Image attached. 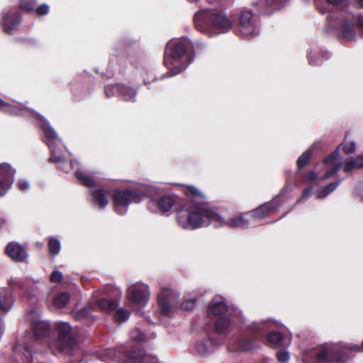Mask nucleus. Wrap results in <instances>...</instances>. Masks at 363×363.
I'll return each instance as SVG.
<instances>
[{"label":"nucleus","mask_w":363,"mask_h":363,"mask_svg":"<svg viewBox=\"0 0 363 363\" xmlns=\"http://www.w3.org/2000/svg\"><path fill=\"white\" fill-rule=\"evenodd\" d=\"M27 319L30 321L33 330L35 340L32 345L28 343L16 345V351H20L26 358L28 363H32L33 360V347H37L42 342H45L51 352L57 355L65 354L72 355L77 346V340L74 333L69 323L60 322L56 324L57 339H50V334L51 326L50 323L40 319V314L35 310L30 311L27 315Z\"/></svg>","instance_id":"nucleus-1"},{"label":"nucleus","mask_w":363,"mask_h":363,"mask_svg":"<svg viewBox=\"0 0 363 363\" xmlns=\"http://www.w3.org/2000/svg\"><path fill=\"white\" fill-rule=\"evenodd\" d=\"M193 198L177 213L178 224L184 229L196 230L212 223L216 228L223 221V218L209 208L208 205L196 199L203 198V194L195 187L189 189Z\"/></svg>","instance_id":"nucleus-2"},{"label":"nucleus","mask_w":363,"mask_h":363,"mask_svg":"<svg viewBox=\"0 0 363 363\" xmlns=\"http://www.w3.org/2000/svg\"><path fill=\"white\" fill-rule=\"evenodd\" d=\"M0 111L14 116L32 115L38 119L39 126L44 134V141L50 150V160L55 163H63L65 158L59 145L62 143L57 133L50 125L49 122L42 116L34 111L25 108L20 104H9L0 98Z\"/></svg>","instance_id":"nucleus-3"},{"label":"nucleus","mask_w":363,"mask_h":363,"mask_svg":"<svg viewBox=\"0 0 363 363\" xmlns=\"http://www.w3.org/2000/svg\"><path fill=\"white\" fill-rule=\"evenodd\" d=\"M194 59L191 41L186 38H174L168 42L164 63L169 72L161 78L172 77L184 70Z\"/></svg>","instance_id":"nucleus-4"},{"label":"nucleus","mask_w":363,"mask_h":363,"mask_svg":"<svg viewBox=\"0 0 363 363\" xmlns=\"http://www.w3.org/2000/svg\"><path fill=\"white\" fill-rule=\"evenodd\" d=\"M194 23L199 32L214 37L229 32L233 21L223 11L213 9H202L194 14Z\"/></svg>","instance_id":"nucleus-5"},{"label":"nucleus","mask_w":363,"mask_h":363,"mask_svg":"<svg viewBox=\"0 0 363 363\" xmlns=\"http://www.w3.org/2000/svg\"><path fill=\"white\" fill-rule=\"evenodd\" d=\"M122 296V292L118 287L108 285L104 286L101 289L95 291L92 294V303L95 304L100 310L107 312H114V319L118 323H124L130 318L128 310L120 307V300Z\"/></svg>","instance_id":"nucleus-6"},{"label":"nucleus","mask_w":363,"mask_h":363,"mask_svg":"<svg viewBox=\"0 0 363 363\" xmlns=\"http://www.w3.org/2000/svg\"><path fill=\"white\" fill-rule=\"evenodd\" d=\"M272 323L269 321L255 322L250 324L245 323L242 333L235 339L230 340L228 343L229 352H248L258 347L256 340L264 335L272 328Z\"/></svg>","instance_id":"nucleus-7"},{"label":"nucleus","mask_w":363,"mask_h":363,"mask_svg":"<svg viewBox=\"0 0 363 363\" xmlns=\"http://www.w3.org/2000/svg\"><path fill=\"white\" fill-rule=\"evenodd\" d=\"M357 16L347 10H341L337 15L330 13L328 16L325 32L336 30L339 38L347 42L357 40Z\"/></svg>","instance_id":"nucleus-8"},{"label":"nucleus","mask_w":363,"mask_h":363,"mask_svg":"<svg viewBox=\"0 0 363 363\" xmlns=\"http://www.w3.org/2000/svg\"><path fill=\"white\" fill-rule=\"evenodd\" d=\"M104 362L116 360L122 363H159L156 356L146 353L143 350H128L123 346L108 348L99 354Z\"/></svg>","instance_id":"nucleus-9"},{"label":"nucleus","mask_w":363,"mask_h":363,"mask_svg":"<svg viewBox=\"0 0 363 363\" xmlns=\"http://www.w3.org/2000/svg\"><path fill=\"white\" fill-rule=\"evenodd\" d=\"M302 359L303 363H346L350 356L338 346H323L304 351Z\"/></svg>","instance_id":"nucleus-10"},{"label":"nucleus","mask_w":363,"mask_h":363,"mask_svg":"<svg viewBox=\"0 0 363 363\" xmlns=\"http://www.w3.org/2000/svg\"><path fill=\"white\" fill-rule=\"evenodd\" d=\"M151 187L141 184L136 190L116 189L112 194L114 211L121 216L125 215L131 203H139L145 197L150 196Z\"/></svg>","instance_id":"nucleus-11"},{"label":"nucleus","mask_w":363,"mask_h":363,"mask_svg":"<svg viewBox=\"0 0 363 363\" xmlns=\"http://www.w3.org/2000/svg\"><path fill=\"white\" fill-rule=\"evenodd\" d=\"M346 153H352L356 150V144L354 142L342 143L336 150H335L327 158L321 163L325 173L319 175L320 180L329 179L336 174L342 167V162L338 159L340 147Z\"/></svg>","instance_id":"nucleus-12"},{"label":"nucleus","mask_w":363,"mask_h":363,"mask_svg":"<svg viewBox=\"0 0 363 363\" xmlns=\"http://www.w3.org/2000/svg\"><path fill=\"white\" fill-rule=\"evenodd\" d=\"M229 314L221 316L215 322V328L218 333L223 334L234 328L243 330L245 318L238 308H233Z\"/></svg>","instance_id":"nucleus-13"},{"label":"nucleus","mask_w":363,"mask_h":363,"mask_svg":"<svg viewBox=\"0 0 363 363\" xmlns=\"http://www.w3.org/2000/svg\"><path fill=\"white\" fill-rule=\"evenodd\" d=\"M260 33L259 24L250 10L244 9L239 16L237 35L246 39L252 38Z\"/></svg>","instance_id":"nucleus-14"},{"label":"nucleus","mask_w":363,"mask_h":363,"mask_svg":"<svg viewBox=\"0 0 363 363\" xmlns=\"http://www.w3.org/2000/svg\"><path fill=\"white\" fill-rule=\"evenodd\" d=\"M179 294L170 288H162L157 296V304L160 312L158 317L161 315L170 317L177 308Z\"/></svg>","instance_id":"nucleus-15"},{"label":"nucleus","mask_w":363,"mask_h":363,"mask_svg":"<svg viewBox=\"0 0 363 363\" xmlns=\"http://www.w3.org/2000/svg\"><path fill=\"white\" fill-rule=\"evenodd\" d=\"M128 299L135 305L145 306L150 299V289L147 284L135 283L130 285L127 290Z\"/></svg>","instance_id":"nucleus-16"},{"label":"nucleus","mask_w":363,"mask_h":363,"mask_svg":"<svg viewBox=\"0 0 363 363\" xmlns=\"http://www.w3.org/2000/svg\"><path fill=\"white\" fill-rule=\"evenodd\" d=\"M289 187L285 186L280 191L279 195L274 198L271 201L267 202L259 206L256 209L250 211L251 216L256 220H259L265 218L270 215L272 212L277 210L281 204L280 196L285 194Z\"/></svg>","instance_id":"nucleus-17"},{"label":"nucleus","mask_w":363,"mask_h":363,"mask_svg":"<svg viewBox=\"0 0 363 363\" xmlns=\"http://www.w3.org/2000/svg\"><path fill=\"white\" fill-rule=\"evenodd\" d=\"M16 169L8 163L0 164V197L4 196L14 182Z\"/></svg>","instance_id":"nucleus-18"},{"label":"nucleus","mask_w":363,"mask_h":363,"mask_svg":"<svg viewBox=\"0 0 363 363\" xmlns=\"http://www.w3.org/2000/svg\"><path fill=\"white\" fill-rule=\"evenodd\" d=\"M175 203V198L171 196L151 198L148 202V208L152 212L165 214L171 211Z\"/></svg>","instance_id":"nucleus-19"},{"label":"nucleus","mask_w":363,"mask_h":363,"mask_svg":"<svg viewBox=\"0 0 363 363\" xmlns=\"http://www.w3.org/2000/svg\"><path fill=\"white\" fill-rule=\"evenodd\" d=\"M21 22V16L17 11H9L4 13L1 21V26L4 32L8 35H12Z\"/></svg>","instance_id":"nucleus-20"},{"label":"nucleus","mask_w":363,"mask_h":363,"mask_svg":"<svg viewBox=\"0 0 363 363\" xmlns=\"http://www.w3.org/2000/svg\"><path fill=\"white\" fill-rule=\"evenodd\" d=\"M111 89H116L118 91V96L126 101H135L137 95V91L123 84H116L106 86L104 88L105 95L107 98L114 96L113 93H110Z\"/></svg>","instance_id":"nucleus-21"},{"label":"nucleus","mask_w":363,"mask_h":363,"mask_svg":"<svg viewBox=\"0 0 363 363\" xmlns=\"http://www.w3.org/2000/svg\"><path fill=\"white\" fill-rule=\"evenodd\" d=\"M288 0H257L253 3L257 12L261 15H270L274 11L283 8Z\"/></svg>","instance_id":"nucleus-22"},{"label":"nucleus","mask_w":363,"mask_h":363,"mask_svg":"<svg viewBox=\"0 0 363 363\" xmlns=\"http://www.w3.org/2000/svg\"><path fill=\"white\" fill-rule=\"evenodd\" d=\"M89 192L93 205L101 209L106 207L108 203V190L104 189H91Z\"/></svg>","instance_id":"nucleus-23"},{"label":"nucleus","mask_w":363,"mask_h":363,"mask_svg":"<svg viewBox=\"0 0 363 363\" xmlns=\"http://www.w3.org/2000/svg\"><path fill=\"white\" fill-rule=\"evenodd\" d=\"M215 347V343L211 339L208 338L196 341L191 351L196 355L205 357L211 354Z\"/></svg>","instance_id":"nucleus-24"},{"label":"nucleus","mask_w":363,"mask_h":363,"mask_svg":"<svg viewBox=\"0 0 363 363\" xmlns=\"http://www.w3.org/2000/svg\"><path fill=\"white\" fill-rule=\"evenodd\" d=\"M8 255L16 262H24L28 258L27 251L17 242H10L6 247Z\"/></svg>","instance_id":"nucleus-25"},{"label":"nucleus","mask_w":363,"mask_h":363,"mask_svg":"<svg viewBox=\"0 0 363 363\" xmlns=\"http://www.w3.org/2000/svg\"><path fill=\"white\" fill-rule=\"evenodd\" d=\"M233 308H236L234 306L228 307L226 303L221 297L213 298L209 303L208 312L214 315H222L229 314Z\"/></svg>","instance_id":"nucleus-26"},{"label":"nucleus","mask_w":363,"mask_h":363,"mask_svg":"<svg viewBox=\"0 0 363 363\" xmlns=\"http://www.w3.org/2000/svg\"><path fill=\"white\" fill-rule=\"evenodd\" d=\"M330 54L326 50L318 48H312L308 51V60L311 65H320L325 60L330 58Z\"/></svg>","instance_id":"nucleus-27"},{"label":"nucleus","mask_w":363,"mask_h":363,"mask_svg":"<svg viewBox=\"0 0 363 363\" xmlns=\"http://www.w3.org/2000/svg\"><path fill=\"white\" fill-rule=\"evenodd\" d=\"M315 4L317 9L322 13H325L329 11L330 5L334 6L337 9L336 12H331V13H334L335 16L337 15L338 11L347 10L346 9H343L345 5L344 0H315ZM329 14H330V13Z\"/></svg>","instance_id":"nucleus-28"},{"label":"nucleus","mask_w":363,"mask_h":363,"mask_svg":"<svg viewBox=\"0 0 363 363\" xmlns=\"http://www.w3.org/2000/svg\"><path fill=\"white\" fill-rule=\"evenodd\" d=\"M224 225H227L230 228H247L250 226V223L248 220L245 217V216L240 214L228 220H225L223 218V221L220 223L218 227Z\"/></svg>","instance_id":"nucleus-29"},{"label":"nucleus","mask_w":363,"mask_h":363,"mask_svg":"<svg viewBox=\"0 0 363 363\" xmlns=\"http://www.w3.org/2000/svg\"><path fill=\"white\" fill-rule=\"evenodd\" d=\"M267 341L272 347H287L289 342H284L283 335L279 332H271L267 335Z\"/></svg>","instance_id":"nucleus-30"},{"label":"nucleus","mask_w":363,"mask_h":363,"mask_svg":"<svg viewBox=\"0 0 363 363\" xmlns=\"http://www.w3.org/2000/svg\"><path fill=\"white\" fill-rule=\"evenodd\" d=\"M74 174L79 182L84 186L91 187L94 185L93 176L89 172L77 169Z\"/></svg>","instance_id":"nucleus-31"},{"label":"nucleus","mask_w":363,"mask_h":363,"mask_svg":"<svg viewBox=\"0 0 363 363\" xmlns=\"http://www.w3.org/2000/svg\"><path fill=\"white\" fill-rule=\"evenodd\" d=\"M340 183V180L337 182H331L328 184L325 188L320 189L316 192L317 199H324L331 192L335 191Z\"/></svg>","instance_id":"nucleus-32"},{"label":"nucleus","mask_w":363,"mask_h":363,"mask_svg":"<svg viewBox=\"0 0 363 363\" xmlns=\"http://www.w3.org/2000/svg\"><path fill=\"white\" fill-rule=\"evenodd\" d=\"M48 245L49 252L51 255L55 256L60 252L61 249V243L58 239L54 237H50L48 240Z\"/></svg>","instance_id":"nucleus-33"},{"label":"nucleus","mask_w":363,"mask_h":363,"mask_svg":"<svg viewBox=\"0 0 363 363\" xmlns=\"http://www.w3.org/2000/svg\"><path fill=\"white\" fill-rule=\"evenodd\" d=\"M69 295L67 292H61L54 298V305L59 308L65 307L69 301Z\"/></svg>","instance_id":"nucleus-34"},{"label":"nucleus","mask_w":363,"mask_h":363,"mask_svg":"<svg viewBox=\"0 0 363 363\" xmlns=\"http://www.w3.org/2000/svg\"><path fill=\"white\" fill-rule=\"evenodd\" d=\"M312 155L311 150L305 151L297 160V166L299 169L304 167L309 162Z\"/></svg>","instance_id":"nucleus-35"},{"label":"nucleus","mask_w":363,"mask_h":363,"mask_svg":"<svg viewBox=\"0 0 363 363\" xmlns=\"http://www.w3.org/2000/svg\"><path fill=\"white\" fill-rule=\"evenodd\" d=\"M90 316L91 314L89 311V309L86 307H84L79 310L73 312V317L75 320H77L89 319Z\"/></svg>","instance_id":"nucleus-36"},{"label":"nucleus","mask_w":363,"mask_h":363,"mask_svg":"<svg viewBox=\"0 0 363 363\" xmlns=\"http://www.w3.org/2000/svg\"><path fill=\"white\" fill-rule=\"evenodd\" d=\"M36 4V0H21L19 6L22 11L30 12L34 10Z\"/></svg>","instance_id":"nucleus-37"},{"label":"nucleus","mask_w":363,"mask_h":363,"mask_svg":"<svg viewBox=\"0 0 363 363\" xmlns=\"http://www.w3.org/2000/svg\"><path fill=\"white\" fill-rule=\"evenodd\" d=\"M357 162V157H354L346 162L343 166V170L345 172H350L355 169H359Z\"/></svg>","instance_id":"nucleus-38"},{"label":"nucleus","mask_w":363,"mask_h":363,"mask_svg":"<svg viewBox=\"0 0 363 363\" xmlns=\"http://www.w3.org/2000/svg\"><path fill=\"white\" fill-rule=\"evenodd\" d=\"M130 337L135 342H145L148 340V337L139 329L133 330Z\"/></svg>","instance_id":"nucleus-39"},{"label":"nucleus","mask_w":363,"mask_h":363,"mask_svg":"<svg viewBox=\"0 0 363 363\" xmlns=\"http://www.w3.org/2000/svg\"><path fill=\"white\" fill-rule=\"evenodd\" d=\"M9 284L11 286L12 290H16L17 289H22L23 288V281L21 279H13L9 281Z\"/></svg>","instance_id":"nucleus-40"},{"label":"nucleus","mask_w":363,"mask_h":363,"mask_svg":"<svg viewBox=\"0 0 363 363\" xmlns=\"http://www.w3.org/2000/svg\"><path fill=\"white\" fill-rule=\"evenodd\" d=\"M63 279V274L58 270H54L50 275V281L52 282H60Z\"/></svg>","instance_id":"nucleus-41"},{"label":"nucleus","mask_w":363,"mask_h":363,"mask_svg":"<svg viewBox=\"0 0 363 363\" xmlns=\"http://www.w3.org/2000/svg\"><path fill=\"white\" fill-rule=\"evenodd\" d=\"M277 358L280 362H286L289 359V353L287 351H279L277 352Z\"/></svg>","instance_id":"nucleus-42"},{"label":"nucleus","mask_w":363,"mask_h":363,"mask_svg":"<svg viewBox=\"0 0 363 363\" xmlns=\"http://www.w3.org/2000/svg\"><path fill=\"white\" fill-rule=\"evenodd\" d=\"M195 299H186L182 303V308L186 311H191L194 308Z\"/></svg>","instance_id":"nucleus-43"},{"label":"nucleus","mask_w":363,"mask_h":363,"mask_svg":"<svg viewBox=\"0 0 363 363\" xmlns=\"http://www.w3.org/2000/svg\"><path fill=\"white\" fill-rule=\"evenodd\" d=\"M49 12V6L46 4L40 5L36 9V13L38 16L48 14Z\"/></svg>","instance_id":"nucleus-44"},{"label":"nucleus","mask_w":363,"mask_h":363,"mask_svg":"<svg viewBox=\"0 0 363 363\" xmlns=\"http://www.w3.org/2000/svg\"><path fill=\"white\" fill-rule=\"evenodd\" d=\"M357 25L359 35L363 36V13H359L357 16Z\"/></svg>","instance_id":"nucleus-45"},{"label":"nucleus","mask_w":363,"mask_h":363,"mask_svg":"<svg viewBox=\"0 0 363 363\" xmlns=\"http://www.w3.org/2000/svg\"><path fill=\"white\" fill-rule=\"evenodd\" d=\"M311 193H312V188H307L306 189L303 194H302V196L301 197L296 201V203H301L303 201H306L307 200L311 195Z\"/></svg>","instance_id":"nucleus-46"},{"label":"nucleus","mask_w":363,"mask_h":363,"mask_svg":"<svg viewBox=\"0 0 363 363\" xmlns=\"http://www.w3.org/2000/svg\"><path fill=\"white\" fill-rule=\"evenodd\" d=\"M18 186L22 191H28L29 189V183L24 179H21L18 182Z\"/></svg>","instance_id":"nucleus-47"},{"label":"nucleus","mask_w":363,"mask_h":363,"mask_svg":"<svg viewBox=\"0 0 363 363\" xmlns=\"http://www.w3.org/2000/svg\"><path fill=\"white\" fill-rule=\"evenodd\" d=\"M318 177V176L314 171H311L306 174L305 179L311 182L315 180Z\"/></svg>","instance_id":"nucleus-48"},{"label":"nucleus","mask_w":363,"mask_h":363,"mask_svg":"<svg viewBox=\"0 0 363 363\" xmlns=\"http://www.w3.org/2000/svg\"><path fill=\"white\" fill-rule=\"evenodd\" d=\"M357 157L359 169H363V155H358Z\"/></svg>","instance_id":"nucleus-49"},{"label":"nucleus","mask_w":363,"mask_h":363,"mask_svg":"<svg viewBox=\"0 0 363 363\" xmlns=\"http://www.w3.org/2000/svg\"><path fill=\"white\" fill-rule=\"evenodd\" d=\"M7 225V220L3 217H0V228H3Z\"/></svg>","instance_id":"nucleus-50"},{"label":"nucleus","mask_w":363,"mask_h":363,"mask_svg":"<svg viewBox=\"0 0 363 363\" xmlns=\"http://www.w3.org/2000/svg\"><path fill=\"white\" fill-rule=\"evenodd\" d=\"M79 165V163L77 160H71L70 161V166L72 169H77L78 166Z\"/></svg>","instance_id":"nucleus-51"},{"label":"nucleus","mask_w":363,"mask_h":363,"mask_svg":"<svg viewBox=\"0 0 363 363\" xmlns=\"http://www.w3.org/2000/svg\"><path fill=\"white\" fill-rule=\"evenodd\" d=\"M355 1L357 2L359 6L363 9V0H355Z\"/></svg>","instance_id":"nucleus-52"},{"label":"nucleus","mask_w":363,"mask_h":363,"mask_svg":"<svg viewBox=\"0 0 363 363\" xmlns=\"http://www.w3.org/2000/svg\"><path fill=\"white\" fill-rule=\"evenodd\" d=\"M143 82L145 85H148L150 83V81L146 77H143Z\"/></svg>","instance_id":"nucleus-53"},{"label":"nucleus","mask_w":363,"mask_h":363,"mask_svg":"<svg viewBox=\"0 0 363 363\" xmlns=\"http://www.w3.org/2000/svg\"><path fill=\"white\" fill-rule=\"evenodd\" d=\"M110 93H113V94H114V96H115L116 94H117V95H118V91H117L116 89H111V90H110Z\"/></svg>","instance_id":"nucleus-54"},{"label":"nucleus","mask_w":363,"mask_h":363,"mask_svg":"<svg viewBox=\"0 0 363 363\" xmlns=\"http://www.w3.org/2000/svg\"><path fill=\"white\" fill-rule=\"evenodd\" d=\"M357 347V348H358V350H359V351H363V342H362V347H361V348H360V347Z\"/></svg>","instance_id":"nucleus-55"},{"label":"nucleus","mask_w":363,"mask_h":363,"mask_svg":"<svg viewBox=\"0 0 363 363\" xmlns=\"http://www.w3.org/2000/svg\"><path fill=\"white\" fill-rule=\"evenodd\" d=\"M187 1L192 3V2H196L199 0H187Z\"/></svg>","instance_id":"nucleus-56"},{"label":"nucleus","mask_w":363,"mask_h":363,"mask_svg":"<svg viewBox=\"0 0 363 363\" xmlns=\"http://www.w3.org/2000/svg\"><path fill=\"white\" fill-rule=\"evenodd\" d=\"M155 80H156V78H155V77H154V78L152 79V81L153 82V81H155Z\"/></svg>","instance_id":"nucleus-57"}]
</instances>
